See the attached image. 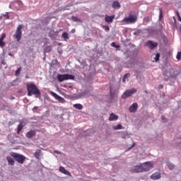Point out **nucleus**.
<instances>
[{
    "label": "nucleus",
    "mask_w": 181,
    "mask_h": 181,
    "mask_svg": "<svg viewBox=\"0 0 181 181\" xmlns=\"http://www.w3.org/2000/svg\"><path fill=\"white\" fill-rule=\"evenodd\" d=\"M26 87H27L28 97H30L32 95H35L36 98H40L41 97L40 90H39L37 86L35 85V83H27Z\"/></svg>",
    "instance_id": "f257e3e1"
},
{
    "label": "nucleus",
    "mask_w": 181,
    "mask_h": 181,
    "mask_svg": "<svg viewBox=\"0 0 181 181\" xmlns=\"http://www.w3.org/2000/svg\"><path fill=\"white\" fill-rule=\"evenodd\" d=\"M10 155L15 159L18 163H21V165L25 163V160H26V157L22 154L11 152L10 153Z\"/></svg>",
    "instance_id": "f03ea898"
},
{
    "label": "nucleus",
    "mask_w": 181,
    "mask_h": 181,
    "mask_svg": "<svg viewBox=\"0 0 181 181\" xmlns=\"http://www.w3.org/2000/svg\"><path fill=\"white\" fill-rule=\"evenodd\" d=\"M140 165L141 166L142 173L149 172L151 169H153V163L151 161H146L145 163H140Z\"/></svg>",
    "instance_id": "7ed1b4c3"
},
{
    "label": "nucleus",
    "mask_w": 181,
    "mask_h": 181,
    "mask_svg": "<svg viewBox=\"0 0 181 181\" xmlns=\"http://www.w3.org/2000/svg\"><path fill=\"white\" fill-rule=\"evenodd\" d=\"M136 21H137L136 16L129 14V17H126L125 18H124L122 21V22H124L126 25H129V23H135Z\"/></svg>",
    "instance_id": "20e7f679"
},
{
    "label": "nucleus",
    "mask_w": 181,
    "mask_h": 181,
    "mask_svg": "<svg viewBox=\"0 0 181 181\" xmlns=\"http://www.w3.org/2000/svg\"><path fill=\"white\" fill-rule=\"evenodd\" d=\"M58 81H64V80H74V76L71 74H58L57 76Z\"/></svg>",
    "instance_id": "39448f33"
},
{
    "label": "nucleus",
    "mask_w": 181,
    "mask_h": 181,
    "mask_svg": "<svg viewBox=\"0 0 181 181\" xmlns=\"http://www.w3.org/2000/svg\"><path fill=\"white\" fill-rule=\"evenodd\" d=\"M23 25H19L16 29L15 34L13 35V37L16 39L17 42H20L21 39H22V29Z\"/></svg>",
    "instance_id": "423d86ee"
},
{
    "label": "nucleus",
    "mask_w": 181,
    "mask_h": 181,
    "mask_svg": "<svg viewBox=\"0 0 181 181\" xmlns=\"http://www.w3.org/2000/svg\"><path fill=\"white\" fill-rule=\"evenodd\" d=\"M135 93H136V89L135 88L127 90L122 97V98H128V97H131V95H132V94H135Z\"/></svg>",
    "instance_id": "0eeeda50"
},
{
    "label": "nucleus",
    "mask_w": 181,
    "mask_h": 181,
    "mask_svg": "<svg viewBox=\"0 0 181 181\" xmlns=\"http://www.w3.org/2000/svg\"><path fill=\"white\" fill-rule=\"evenodd\" d=\"M130 172L132 173H142V168L141 164L132 167Z\"/></svg>",
    "instance_id": "6e6552de"
},
{
    "label": "nucleus",
    "mask_w": 181,
    "mask_h": 181,
    "mask_svg": "<svg viewBox=\"0 0 181 181\" xmlns=\"http://www.w3.org/2000/svg\"><path fill=\"white\" fill-rule=\"evenodd\" d=\"M145 46L151 49V50H153L155 47H158L157 42H153V41L148 40L145 43Z\"/></svg>",
    "instance_id": "1a4fd4ad"
},
{
    "label": "nucleus",
    "mask_w": 181,
    "mask_h": 181,
    "mask_svg": "<svg viewBox=\"0 0 181 181\" xmlns=\"http://www.w3.org/2000/svg\"><path fill=\"white\" fill-rule=\"evenodd\" d=\"M51 95H53L55 100H57L59 103H62V104L66 103V100L61 97L60 95H57L56 93L51 91Z\"/></svg>",
    "instance_id": "9d476101"
},
{
    "label": "nucleus",
    "mask_w": 181,
    "mask_h": 181,
    "mask_svg": "<svg viewBox=\"0 0 181 181\" xmlns=\"http://www.w3.org/2000/svg\"><path fill=\"white\" fill-rule=\"evenodd\" d=\"M138 110V103H133L129 107V112H136V110Z\"/></svg>",
    "instance_id": "9b49d317"
},
{
    "label": "nucleus",
    "mask_w": 181,
    "mask_h": 181,
    "mask_svg": "<svg viewBox=\"0 0 181 181\" xmlns=\"http://www.w3.org/2000/svg\"><path fill=\"white\" fill-rule=\"evenodd\" d=\"M115 18V16H108L106 15L105 18V22H107V23H112V21H114V18Z\"/></svg>",
    "instance_id": "f8f14e48"
},
{
    "label": "nucleus",
    "mask_w": 181,
    "mask_h": 181,
    "mask_svg": "<svg viewBox=\"0 0 181 181\" xmlns=\"http://www.w3.org/2000/svg\"><path fill=\"white\" fill-rule=\"evenodd\" d=\"M151 179H152V180H158V179H160V173L158 172L154 173L151 175Z\"/></svg>",
    "instance_id": "ddd939ff"
},
{
    "label": "nucleus",
    "mask_w": 181,
    "mask_h": 181,
    "mask_svg": "<svg viewBox=\"0 0 181 181\" xmlns=\"http://www.w3.org/2000/svg\"><path fill=\"white\" fill-rule=\"evenodd\" d=\"M6 160L10 166H13L15 165V160L11 156L6 157Z\"/></svg>",
    "instance_id": "4468645a"
},
{
    "label": "nucleus",
    "mask_w": 181,
    "mask_h": 181,
    "mask_svg": "<svg viewBox=\"0 0 181 181\" xmlns=\"http://www.w3.org/2000/svg\"><path fill=\"white\" fill-rule=\"evenodd\" d=\"M35 135H36V131L35 130H30V132H28V133L26 134L27 138H29V139L33 138Z\"/></svg>",
    "instance_id": "2eb2a0df"
},
{
    "label": "nucleus",
    "mask_w": 181,
    "mask_h": 181,
    "mask_svg": "<svg viewBox=\"0 0 181 181\" xmlns=\"http://www.w3.org/2000/svg\"><path fill=\"white\" fill-rule=\"evenodd\" d=\"M118 119V115L115 113H110L109 117V121H117Z\"/></svg>",
    "instance_id": "dca6fc26"
},
{
    "label": "nucleus",
    "mask_w": 181,
    "mask_h": 181,
    "mask_svg": "<svg viewBox=\"0 0 181 181\" xmlns=\"http://www.w3.org/2000/svg\"><path fill=\"white\" fill-rule=\"evenodd\" d=\"M59 171L64 173V175H66V176H70V172L67 171L63 166L59 167Z\"/></svg>",
    "instance_id": "f3484780"
},
{
    "label": "nucleus",
    "mask_w": 181,
    "mask_h": 181,
    "mask_svg": "<svg viewBox=\"0 0 181 181\" xmlns=\"http://www.w3.org/2000/svg\"><path fill=\"white\" fill-rule=\"evenodd\" d=\"M40 153H42V151L37 149L34 153L35 158H36V159H40Z\"/></svg>",
    "instance_id": "a211bd4d"
},
{
    "label": "nucleus",
    "mask_w": 181,
    "mask_h": 181,
    "mask_svg": "<svg viewBox=\"0 0 181 181\" xmlns=\"http://www.w3.org/2000/svg\"><path fill=\"white\" fill-rule=\"evenodd\" d=\"M23 127H25V124L23 123H20L18 126V129H17V134H21V131L23 129Z\"/></svg>",
    "instance_id": "6ab92c4d"
},
{
    "label": "nucleus",
    "mask_w": 181,
    "mask_h": 181,
    "mask_svg": "<svg viewBox=\"0 0 181 181\" xmlns=\"http://www.w3.org/2000/svg\"><path fill=\"white\" fill-rule=\"evenodd\" d=\"M112 8L114 9H117V8H121V5L119 4V2L118 1H114L112 5Z\"/></svg>",
    "instance_id": "aec40b11"
},
{
    "label": "nucleus",
    "mask_w": 181,
    "mask_h": 181,
    "mask_svg": "<svg viewBox=\"0 0 181 181\" xmlns=\"http://www.w3.org/2000/svg\"><path fill=\"white\" fill-rule=\"evenodd\" d=\"M74 107L76 108V110H83V105L80 103L74 104Z\"/></svg>",
    "instance_id": "412c9836"
},
{
    "label": "nucleus",
    "mask_w": 181,
    "mask_h": 181,
    "mask_svg": "<svg viewBox=\"0 0 181 181\" xmlns=\"http://www.w3.org/2000/svg\"><path fill=\"white\" fill-rule=\"evenodd\" d=\"M71 21H73V22H79V23L83 22V21L80 19V18L76 17V16H74L71 17Z\"/></svg>",
    "instance_id": "4be33fe9"
},
{
    "label": "nucleus",
    "mask_w": 181,
    "mask_h": 181,
    "mask_svg": "<svg viewBox=\"0 0 181 181\" xmlns=\"http://www.w3.org/2000/svg\"><path fill=\"white\" fill-rule=\"evenodd\" d=\"M62 36L64 40L67 42V40H69V34H67V33L64 32V33H63Z\"/></svg>",
    "instance_id": "5701e85b"
},
{
    "label": "nucleus",
    "mask_w": 181,
    "mask_h": 181,
    "mask_svg": "<svg viewBox=\"0 0 181 181\" xmlns=\"http://www.w3.org/2000/svg\"><path fill=\"white\" fill-rule=\"evenodd\" d=\"M152 19V18L151 16H146L144 18V22H145V23H148L149 21H151Z\"/></svg>",
    "instance_id": "b1692460"
},
{
    "label": "nucleus",
    "mask_w": 181,
    "mask_h": 181,
    "mask_svg": "<svg viewBox=\"0 0 181 181\" xmlns=\"http://www.w3.org/2000/svg\"><path fill=\"white\" fill-rule=\"evenodd\" d=\"M168 166L170 170H173V169H175V165L172 164L171 163H168Z\"/></svg>",
    "instance_id": "393cba45"
},
{
    "label": "nucleus",
    "mask_w": 181,
    "mask_h": 181,
    "mask_svg": "<svg viewBox=\"0 0 181 181\" xmlns=\"http://www.w3.org/2000/svg\"><path fill=\"white\" fill-rule=\"evenodd\" d=\"M103 29H105L106 32H110V26L108 25H102Z\"/></svg>",
    "instance_id": "a878e982"
},
{
    "label": "nucleus",
    "mask_w": 181,
    "mask_h": 181,
    "mask_svg": "<svg viewBox=\"0 0 181 181\" xmlns=\"http://www.w3.org/2000/svg\"><path fill=\"white\" fill-rule=\"evenodd\" d=\"M45 52H46L47 53L52 52V47L50 46L47 47L45 49Z\"/></svg>",
    "instance_id": "bb28decb"
},
{
    "label": "nucleus",
    "mask_w": 181,
    "mask_h": 181,
    "mask_svg": "<svg viewBox=\"0 0 181 181\" xmlns=\"http://www.w3.org/2000/svg\"><path fill=\"white\" fill-rule=\"evenodd\" d=\"M114 129H122V124H117V126L114 127Z\"/></svg>",
    "instance_id": "cd10ccee"
},
{
    "label": "nucleus",
    "mask_w": 181,
    "mask_h": 181,
    "mask_svg": "<svg viewBox=\"0 0 181 181\" xmlns=\"http://www.w3.org/2000/svg\"><path fill=\"white\" fill-rule=\"evenodd\" d=\"M22 70L21 68H18L16 71V76H19V74H21V71Z\"/></svg>",
    "instance_id": "c85d7f7f"
},
{
    "label": "nucleus",
    "mask_w": 181,
    "mask_h": 181,
    "mask_svg": "<svg viewBox=\"0 0 181 181\" xmlns=\"http://www.w3.org/2000/svg\"><path fill=\"white\" fill-rule=\"evenodd\" d=\"M162 18H163V13L162 11V8H160L159 19H162Z\"/></svg>",
    "instance_id": "c756f323"
},
{
    "label": "nucleus",
    "mask_w": 181,
    "mask_h": 181,
    "mask_svg": "<svg viewBox=\"0 0 181 181\" xmlns=\"http://www.w3.org/2000/svg\"><path fill=\"white\" fill-rule=\"evenodd\" d=\"M0 47L4 48L5 47V42L0 40Z\"/></svg>",
    "instance_id": "7c9ffc66"
},
{
    "label": "nucleus",
    "mask_w": 181,
    "mask_h": 181,
    "mask_svg": "<svg viewBox=\"0 0 181 181\" xmlns=\"http://www.w3.org/2000/svg\"><path fill=\"white\" fill-rule=\"evenodd\" d=\"M176 58H177V60H180V59H181V52H179L177 54Z\"/></svg>",
    "instance_id": "2f4dec72"
},
{
    "label": "nucleus",
    "mask_w": 181,
    "mask_h": 181,
    "mask_svg": "<svg viewBox=\"0 0 181 181\" xmlns=\"http://www.w3.org/2000/svg\"><path fill=\"white\" fill-rule=\"evenodd\" d=\"M160 57V54H159V53H157L156 54V57H155V60L156 62H158V60H159V58Z\"/></svg>",
    "instance_id": "473e14b6"
},
{
    "label": "nucleus",
    "mask_w": 181,
    "mask_h": 181,
    "mask_svg": "<svg viewBox=\"0 0 181 181\" xmlns=\"http://www.w3.org/2000/svg\"><path fill=\"white\" fill-rule=\"evenodd\" d=\"M5 37H6V34L3 33V34L1 35V37H0V40L4 41V40L5 39Z\"/></svg>",
    "instance_id": "72a5a7b5"
},
{
    "label": "nucleus",
    "mask_w": 181,
    "mask_h": 181,
    "mask_svg": "<svg viewBox=\"0 0 181 181\" xmlns=\"http://www.w3.org/2000/svg\"><path fill=\"white\" fill-rule=\"evenodd\" d=\"M111 46L112 47H116V49H118V47H119V45H117L115 42H112Z\"/></svg>",
    "instance_id": "f704fd0d"
},
{
    "label": "nucleus",
    "mask_w": 181,
    "mask_h": 181,
    "mask_svg": "<svg viewBox=\"0 0 181 181\" xmlns=\"http://www.w3.org/2000/svg\"><path fill=\"white\" fill-rule=\"evenodd\" d=\"M38 108H39V107H38L37 106H35V107L33 108V112H35V111L37 110Z\"/></svg>",
    "instance_id": "c9c22d12"
},
{
    "label": "nucleus",
    "mask_w": 181,
    "mask_h": 181,
    "mask_svg": "<svg viewBox=\"0 0 181 181\" xmlns=\"http://www.w3.org/2000/svg\"><path fill=\"white\" fill-rule=\"evenodd\" d=\"M128 76H129V74H126L124 75V78L127 79L128 78Z\"/></svg>",
    "instance_id": "e433bc0d"
},
{
    "label": "nucleus",
    "mask_w": 181,
    "mask_h": 181,
    "mask_svg": "<svg viewBox=\"0 0 181 181\" xmlns=\"http://www.w3.org/2000/svg\"><path fill=\"white\" fill-rule=\"evenodd\" d=\"M128 76H129V74H126L124 75V78L127 79L128 78Z\"/></svg>",
    "instance_id": "4c0bfd02"
},
{
    "label": "nucleus",
    "mask_w": 181,
    "mask_h": 181,
    "mask_svg": "<svg viewBox=\"0 0 181 181\" xmlns=\"http://www.w3.org/2000/svg\"><path fill=\"white\" fill-rule=\"evenodd\" d=\"M136 144L135 142L133 143L132 146L131 147L129 148V149H132V148H134V146H135Z\"/></svg>",
    "instance_id": "58836bf2"
},
{
    "label": "nucleus",
    "mask_w": 181,
    "mask_h": 181,
    "mask_svg": "<svg viewBox=\"0 0 181 181\" xmlns=\"http://www.w3.org/2000/svg\"><path fill=\"white\" fill-rule=\"evenodd\" d=\"M71 33H76V30L75 29H72L71 30Z\"/></svg>",
    "instance_id": "ea45409f"
},
{
    "label": "nucleus",
    "mask_w": 181,
    "mask_h": 181,
    "mask_svg": "<svg viewBox=\"0 0 181 181\" xmlns=\"http://www.w3.org/2000/svg\"><path fill=\"white\" fill-rule=\"evenodd\" d=\"M177 18H179V16H180V14H179L178 11H177Z\"/></svg>",
    "instance_id": "a19ab883"
},
{
    "label": "nucleus",
    "mask_w": 181,
    "mask_h": 181,
    "mask_svg": "<svg viewBox=\"0 0 181 181\" xmlns=\"http://www.w3.org/2000/svg\"><path fill=\"white\" fill-rule=\"evenodd\" d=\"M4 16H6L8 19L9 18V16H8V14H4Z\"/></svg>",
    "instance_id": "79ce46f5"
},
{
    "label": "nucleus",
    "mask_w": 181,
    "mask_h": 181,
    "mask_svg": "<svg viewBox=\"0 0 181 181\" xmlns=\"http://www.w3.org/2000/svg\"><path fill=\"white\" fill-rule=\"evenodd\" d=\"M125 80H127V79L124 77H123V78H122L123 83H125Z\"/></svg>",
    "instance_id": "37998d69"
},
{
    "label": "nucleus",
    "mask_w": 181,
    "mask_h": 181,
    "mask_svg": "<svg viewBox=\"0 0 181 181\" xmlns=\"http://www.w3.org/2000/svg\"><path fill=\"white\" fill-rule=\"evenodd\" d=\"M158 87L159 88H163V85H160Z\"/></svg>",
    "instance_id": "c03bdc74"
},
{
    "label": "nucleus",
    "mask_w": 181,
    "mask_h": 181,
    "mask_svg": "<svg viewBox=\"0 0 181 181\" xmlns=\"http://www.w3.org/2000/svg\"><path fill=\"white\" fill-rule=\"evenodd\" d=\"M161 119H163V121H165V116H162Z\"/></svg>",
    "instance_id": "a18cd8bd"
},
{
    "label": "nucleus",
    "mask_w": 181,
    "mask_h": 181,
    "mask_svg": "<svg viewBox=\"0 0 181 181\" xmlns=\"http://www.w3.org/2000/svg\"><path fill=\"white\" fill-rule=\"evenodd\" d=\"M178 21H179L180 22H181V17H180V16L178 17Z\"/></svg>",
    "instance_id": "49530a36"
},
{
    "label": "nucleus",
    "mask_w": 181,
    "mask_h": 181,
    "mask_svg": "<svg viewBox=\"0 0 181 181\" xmlns=\"http://www.w3.org/2000/svg\"><path fill=\"white\" fill-rule=\"evenodd\" d=\"M25 78H29V77H28V76H25Z\"/></svg>",
    "instance_id": "de8ad7c7"
}]
</instances>
